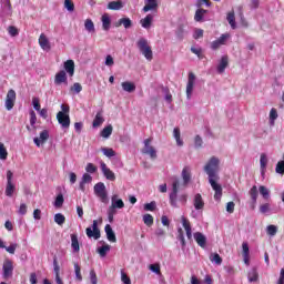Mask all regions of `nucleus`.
<instances>
[{
  "label": "nucleus",
  "mask_w": 284,
  "mask_h": 284,
  "mask_svg": "<svg viewBox=\"0 0 284 284\" xmlns=\"http://www.w3.org/2000/svg\"><path fill=\"white\" fill-rule=\"evenodd\" d=\"M219 165H221V160L216 156H212L204 166V172L209 176V183L215 192V201H221V197L223 196V187L221 184L216 183V180H219V175L216 174L219 172Z\"/></svg>",
  "instance_id": "nucleus-1"
},
{
  "label": "nucleus",
  "mask_w": 284,
  "mask_h": 284,
  "mask_svg": "<svg viewBox=\"0 0 284 284\" xmlns=\"http://www.w3.org/2000/svg\"><path fill=\"white\" fill-rule=\"evenodd\" d=\"M136 45L144 59H146V61H152L154 53L152 52V47L148 43V39L140 38Z\"/></svg>",
  "instance_id": "nucleus-2"
},
{
  "label": "nucleus",
  "mask_w": 284,
  "mask_h": 284,
  "mask_svg": "<svg viewBox=\"0 0 284 284\" xmlns=\"http://www.w3.org/2000/svg\"><path fill=\"white\" fill-rule=\"evenodd\" d=\"M93 192L102 203H108V191L105 190V184L103 182H98L93 186Z\"/></svg>",
  "instance_id": "nucleus-3"
},
{
  "label": "nucleus",
  "mask_w": 284,
  "mask_h": 284,
  "mask_svg": "<svg viewBox=\"0 0 284 284\" xmlns=\"http://www.w3.org/2000/svg\"><path fill=\"white\" fill-rule=\"evenodd\" d=\"M14 274V263L10 258H6L2 264V278H12Z\"/></svg>",
  "instance_id": "nucleus-4"
},
{
  "label": "nucleus",
  "mask_w": 284,
  "mask_h": 284,
  "mask_svg": "<svg viewBox=\"0 0 284 284\" xmlns=\"http://www.w3.org/2000/svg\"><path fill=\"white\" fill-rule=\"evenodd\" d=\"M178 199H179V179L175 178L172 183V191L169 195L170 205L172 207H179Z\"/></svg>",
  "instance_id": "nucleus-5"
},
{
  "label": "nucleus",
  "mask_w": 284,
  "mask_h": 284,
  "mask_svg": "<svg viewBox=\"0 0 284 284\" xmlns=\"http://www.w3.org/2000/svg\"><path fill=\"white\" fill-rule=\"evenodd\" d=\"M88 239H94L99 241L101 239V230L99 229V221L94 220L92 226L87 227L85 230Z\"/></svg>",
  "instance_id": "nucleus-6"
},
{
  "label": "nucleus",
  "mask_w": 284,
  "mask_h": 284,
  "mask_svg": "<svg viewBox=\"0 0 284 284\" xmlns=\"http://www.w3.org/2000/svg\"><path fill=\"white\" fill-rule=\"evenodd\" d=\"M12 176H13L12 171H8L4 194H6V196H9V197H12L14 194V191L17 190V185H14V182H12Z\"/></svg>",
  "instance_id": "nucleus-7"
},
{
  "label": "nucleus",
  "mask_w": 284,
  "mask_h": 284,
  "mask_svg": "<svg viewBox=\"0 0 284 284\" xmlns=\"http://www.w3.org/2000/svg\"><path fill=\"white\" fill-rule=\"evenodd\" d=\"M100 169L106 181H116V175L112 172V170H110V168H108V164H105V162H100Z\"/></svg>",
  "instance_id": "nucleus-8"
},
{
  "label": "nucleus",
  "mask_w": 284,
  "mask_h": 284,
  "mask_svg": "<svg viewBox=\"0 0 284 284\" xmlns=\"http://www.w3.org/2000/svg\"><path fill=\"white\" fill-rule=\"evenodd\" d=\"M14 101H17V92L10 89L7 93V99L4 102L6 109L10 112L14 108Z\"/></svg>",
  "instance_id": "nucleus-9"
},
{
  "label": "nucleus",
  "mask_w": 284,
  "mask_h": 284,
  "mask_svg": "<svg viewBox=\"0 0 284 284\" xmlns=\"http://www.w3.org/2000/svg\"><path fill=\"white\" fill-rule=\"evenodd\" d=\"M57 119L62 130H68L70 128V115L63 112H58Z\"/></svg>",
  "instance_id": "nucleus-10"
},
{
  "label": "nucleus",
  "mask_w": 284,
  "mask_h": 284,
  "mask_svg": "<svg viewBox=\"0 0 284 284\" xmlns=\"http://www.w3.org/2000/svg\"><path fill=\"white\" fill-rule=\"evenodd\" d=\"M196 81V75L194 73H189V80L186 84V98L190 100L192 99V92H194V83Z\"/></svg>",
  "instance_id": "nucleus-11"
},
{
  "label": "nucleus",
  "mask_w": 284,
  "mask_h": 284,
  "mask_svg": "<svg viewBox=\"0 0 284 284\" xmlns=\"http://www.w3.org/2000/svg\"><path fill=\"white\" fill-rule=\"evenodd\" d=\"M193 239L200 247H205V245L207 244V237L201 232H195L193 234Z\"/></svg>",
  "instance_id": "nucleus-12"
},
{
  "label": "nucleus",
  "mask_w": 284,
  "mask_h": 284,
  "mask_svg": "<svg viewBox=\"0 0 284 284\" xmlns=\"http://www.w3.org/2000/svg\"><path fill=\"white\" fill-rule=\"evenodd\" d=\"M54 83L55 85H61V83H64V85H68V74H65V71L61 70L55 74Z\"/></svg>",
  "instance_id": "nucleus-13"
},
{
  "label": "nucleus",
  "mask_w": 284,
  "mask_h": 284,
  "mask_svg": "<svg viewBox=\"0 0 284 284\" xmlns=\"http://www.w3.org/2000/svg\"><path fill=\"white\" fill-rule=\"evenodd\" d=\"M121 26H123L125 30H130V28H132V20L130 18H121L114 23L115 28H121Z\"/></svg>",
  "instance_id": "nucleus-14"
},
{
  "label": "nucleus",
  "mask_w": 284,
  "mask_h": 284,
  "mask_svg": "<svg viewBox=\"0 0 284 284\" xmlns=\"http://www.w3.org/2000/svg\"><path fill=\"white\" fill-rule=\"evenodd\" d=\"M39 45L47 52H49V50H51L52 47H50V40H48V37H45V33L40 34Z\"/></svg>",
  "instance_id": "nucleus-15"
},
{
  "label": "nucleus",
  "mask_w": 284,
  "mask_h": 284,
  "mask_svg": "<svg viewBox=\"0 0 284 284\" xmlns=\"http://www.w3.org/2000/svg\"><path fill=\"white\" fill-rule=\"evenodd\" d=\"M105 123V119L103 118V110L97 112L95 118L93 120V128H101Z\"/></svg>",
  "instance_id": "nucleus-16"
},
{
  "label": "nucleus",
  "mask_w": 284,
  "mask_h": 284,
  "mask_svg": "<svg viewBox=\"0 0 284 284\" xmlns=\"http://www.w3.org/2000/svg\"><path fill=\"white\" fill-rule=\"evenodd\" d=\"M71 250L73 254H79L81 247L79 245V236L77 234H71Z\"/></svg>",
  "instance_id": "nucleus-17"
},
{
  "label": "nucleus",
  "mask_w": 284,
  "mask_h": 284,
  "mask_svg": "<svg viewBox=\"0 0 284 284\" xmlns=\"http://www.w3.org/2000/svg\"><path fill=\"white\" fill-rule=\"evenodd\" d=\"M111 206L115 207V210H123V207H125V203L123 200L119 199V195H112Z\"/></svg>",
  "instance_id": "nucleus-18"
},
{
  "label": "nucleus",
  "mask_w": 284,
  "mask_h": 284,
  "mask_svg": "<svg viewBox=\"0 0 284 284\" xmlns=\"http://www.w3.org/2000/svg\"><path fill=\"white\" fill-rule=\"evenodd\" d=\"M145 6L142 9V12H150L152 10H156L159 8V3L156 0H144Z\"/></svg>",
  "instance_id": "nucleus-19"
},
{
  "label": "nucleus",
  "mask_w": 284,
  "mask_h": 284,
  "mask_svg": "<svg viewBox=\"0 0 284 284\" xmlns=\"http://www.w3.org/2000/svg\"><path fill=\"white\" fill-rule=\"evenodd\" d=\"M88 183H92V175H90V173H84L80 181L79 190L81 192H85V184H88Z\"/></svg>",
  "instance_id": "nucleus-20"
},
{
  "label": "nucleus",
  "mask_w": 284,
  "mask_h": 284,
  "mask_svg": "<svg viewBox=\"0 0 284 284\" xmlns=\"http://www.w3.org/2000/svg\"><path fill=\"white\" fill-rule=\"evenodd\" d=\"M182 179L184 185H187L192 181V169L190 166H184L182 170Z\"/></svg>",
  "instance_id": "nucleus-21"
},
{
  "label": "nucleus",
  "mask_w": 284,
  "mask_h": 284,
  "mask_svg": "<svg viewBox=\"0 0 284 284\" xmlns=\"http://www.w3.org/2000/svg\"><path fill=\"white\" fill-rule=\"evenodd\" d=\"M104 232L106 234L108 241H110L111 243H116V234L114 233L110 224H106L104 226Z\"/></svg>",
  "instance_id": "nucleus-22"
},
{
  "label": "nucleus",
  "mask_w": 284,
  "mask_h": 284,
  "mask_svg": "<svg viewBox=\"0 0 284 284\" xmlns=\"http://www.w3.org/2000/svg\"><path fill=\"white\" fill-rule=\"evenodd\" d=\"M152 21H154V16L149 13L145 18L140 20V23L142 28H144L145 30H150L152 28Z\"/></svg>",
  "instance_id": "nucleus-23"
},
{
  "label": "nucleus",
  "mask_w": 284,
  "mask_h": 284,
  "mask_svg": "<svg viewBox=\"0 0 284 284\" xmlns=\"http://www.w3.org/2000/svg\"><path fill=\"white\" fill-rule=\"evenodd\" d=\"M205 14H207V10L197 9L194 14V21H196V23L205 22Z\"/></svg>",
  "instance_id": "nucleus-24"
},
{
  "label": "nucleus",
  "mask_w": 284,
  "mask_h": 284,
  "mask_svg": "<svg viewBox=\"0 0 284 284\" xmlns=\"http://www.w3.org/2000/svg\"><path fill=\"white\" fill-rule=\"evenodd\" d=\"M193 205L195 210H203L205 207V202H203V196H201V193L195 194Z\"/></svg>",
  "instance_id": "nucleus-25"
},
{
  "label": "nucleus",
  "mask_w": 284,
  "mask_h": 284,
  "mask_svg": "<svg viewBox=\"0 0 284 284\" xmlns=\"http://www.w3.org/2000/svg\"><path fill=\"white\" fill-rule=\"evenodd\" d=\"M242 252L245 265H250V244L247 242L242 243Z\"/></svg>",
  "instance_id": "nucleus-26"
},
{
  "label": "nucleus",
  "mask_w": 284,
  "mask_h": 284,
  "mask_svg": "<svg viewBox=\"0 0 284 284\" xmlns=\"http://www.w3.org/2000/svg\"><path fill=\"white\" fill-rule=\"evenodd\" d=\"M64 70L69 77H74V60H67L64 62Z\"/></svg>",
  "instance_id": "nucleus-27"
},
{
  "label": "nucleus",
  "mask_w": 284,
  "mask_h": 284,
  "mask_svg": "<svg viewBox=\"0 0 284 284\" xmlns=\"http://www.w3.org/2000/svg\"><path fill=\"white\" fill-rule=\"evenodd\" d=\"M227 64H229L227 55H223L221 58L220 63L217 64L219 74H223V72H225V68H227Z\"/></svg>",
  "instance_id": "nucleus-28"
},
{
  "label": "nucleus",
  "mask_w": 284,
  "mask_h": 284,
  "mask_svg": "<svg viewBox=\"0 0 284 284\" xmlns=\"http://www.w3.org/2000/svg\"><path fill=\"white\" fill-rule=\"evenodd\" d=\"M111 23H112V19H110V16H108V13H104L102 16V28H103V30H105V32H108V30H110Z\"/></svg>",
  "instance_id": "nucleus-29"
},
{
  "label": "nucleus",
  "mask_w": 284,
  "mask_h": 284,
  "mask_svg": "<svg viewBox=\"0 0 284 284\" xmlns=\"http://www.w3.org/2000/svg\"><path fill=\"white\" fill-rule=\"evenodd\" d=\"M122 90H124V92L132 93L134 90H136V85L133 82L125 81L122 82Z\"/></svg>",
  "instance_id": "nucleus-30"
},
{
  "label": "nucleus",
  "mask_w": 284,
  "mask_h": 284,
  "mask_svg": "<svg viewBox=\"0 0 284 284\" xmlns=\"http://www.w3.org/2000/svg\"><path fill=\"white\" fill-rule=\"evenodd\" d=\"M1 9H2L3 14L8 16V14L12 13V7L10 4V1H8V0L1 1Z\"/></svg>",
  "instance_id": "nucleus-31"
},
{
  "label": "nucleus",
  "mask_w": 284,
  "mask_h": 284,
  "mask_svg": "<svg viewBox=\"0 0 284 284\" xmlns=\"http://www.w3.org/2000/svg\"><path fill=\"white\" fill-rule=\"evenodd\" d=\"M101 152L106 159H114V156H116V151L112 148H102Z\"/></svg>",
  "instance_id": "nucleus-32"
},
{
  "label": "nucleus",
  "mask_w": 284,
  "mask_h": 284,
  "mask_svg": "<svg viewBox=\"0 0 284 284\" xmlns=\"http://www.w3.org/2000/svg\"><path fill=\"white\" fill-rule=\"evenodd\" d=\"M123 8V1H111L108 3V10H121Z\"/></svg>",
  "instance_id": "nucleus-33"
},
{
  "label": "nucleus",
  "mask_w": 284,
  "mask_h": 284,
  "mask_svg": "<svg viewBox=\"0 0 284 284\" xmlns=\"http://www.w3.org/2000/svg\"><path fill=\"white\" fill-rule=\"evenodd\" d=\"M258 192L260 191H258V187L256 185H253L251 187V190L248 191L252 203H256V201L258 200Z\"/></svg>",
  "instance_id": "nucleus-34"
},
{
  "label": "nucleus",
  "mask_w": 284,
  "mask_h": 284,
  "mask_svg": "<svg viewBox=\"0 0 284 284\" xmlns=\"http://www.w3.org/2000/svg\"><path fill=\"white\" fill-rule=\"evenodd\" d=\"M248 283H256L258 281V272L256 271V268H251L248 271Z\"/></svg>",
  "instance_id": "nucleus-35"
},
{
  "label": "nucleus",
  "mask_w": 284,
  "mask_h": 284,
  "mask_svg": "<svg viewBox=\"0 0 284 284\" xmlns=\"http://www.w3.org/2000/svg\"><path fill=\"white\" fill-rule=\"evenodd\" d=\"M226 21L230 23L232 30H236V17L234 16V12L227 13Z\"/></svg>",
  "instance_id": "nucleus-36"
},
{
  "label": "nucleus",
  "mask_w": 284,
  "mask_h": 284,
  "mask_svg": "<svg viewBox=\"0 0 284 284\" xmlns=\"http://www.w3.org/2000/svg\"><path fill=\"white\" fill-rule=\"evenodd\" d=\"M173 138L176 141V145L181 148L183 145V140H181V130L179 128H174Z\"/></svg>",
  "instance_id": "nucleus-37"
},
{
  "label": "nucleus",
  "mask_w": 284,
  "mask_h": 284,
  "mask_svg": "<svg viewBox=\"0 0 284 284\" xmlns=\"http://www.w3.org/2000/svg\"><path fill=\"white\" fill-rule=\"evenodd\" d=\"M112 124H109L101 131L100 134L103 139H110V136H112Z\"/></svg>",
  "instance_id": "nucleus-38"
},
{
  "label": "nucleus",
  "mask_w": 284,
  "mask_h": 284,
  "mask_svg": "<svg viewBox=\"0 0 284 284\" xmlns=\"http://www.w3.org/2000/svg\"><path fill=\"white\" fill-rule=\"evenodd\" d=\"M210 261L215 265H221L223 263V258L221 257V255H219V253H212L210 255Z\"/></svg>",
  "instance_id": "nucleus-39"
},
{
  "label": "nucleus",
  "mask_w": 284,
  "mask_h": 284,
  "mask_svg": "<svg viewBox=\"0 0 284 284\" xmlns=\"http://www.w3.org/2000/svg\"><path fill=\"white\" fill-rule=\"evenodd\" d=\"M108 252H110V245H103L98 248V254L101 258H105L108 256Z\"/></svg>",
  "instance_id": "nucleus-40"
},
{
  "label": "nucleus",
  "mask_w": 284,
  "mask_h": 284,
  "mask_svg": "<svg viewBox=\"0 0 284 284\" xmlns=\"http://www.w3.org/2000/svg\"><path fill=\"white\" fill-rule=\"evenodd\" d=\"M258 192L261 196L264 199V201H267V199H270V189H267L266 186L261 185L258 187Z\"/></svg>",
  "instance_id": "nucleus-41"
},
{
  "label": "nucleus",
  "mask_w": 284,
  "mask_h": 284,
  "mask_svg": "<svg viewBox=\"0 0 284 284\" xmlns=\"http://www.w3.org/2000/svg\"><path fill=\"white\" fill-rule=\"evenodd\" d=\"M143 223L148 225V227H152V225H154V216H152L151 214H144Z\"/></svg>",
  "instance_id": "nucleus-42"
},
{
  "label": "nucleus",
  "mask_w": 284,
  "mask_h": 284,
  "mask_svg": "<svg viewBox=\"0 0 284 284\" xmlns=\"http://www.w3.org/2000/svg\"><path fill=\"white\" fill-rule=\"evenodd\" d=\"M278 119V112L276 109H271L270 111V125H274L276 120Z\"/></svg>",
  "instance_id": "nucleus-43"
},
{
  "label": "nucleus",
  "mask_w": 284,
  "mask_h": 284,
  "mask_svg": "<svg viewBox=\"0 0 284 284\" xmlns=\"http://www.w3.org/2000/svg\"><path fill=\"white\" fill-rule=\"evenodd\" d=\"M277 232H278V226L273 224L266 226V233L268 234V236H276Z\"/></svg>",
  "instance_id": "nucleus-44"
},
{
  "label": "nucleus",
  "mask_w": 284,
  "mask_h": 284,
  "mask_svg": "<svg viewBox=\"0 0 284 284\" xmlns=\"http://www.w3.org/2000/svg\"><path fill=\"white\" fill-rule=\"evenodd\" d=\"M260 166H261L262 172H265V168H267V155H265V153L261 154Z\"/></svg>",
  "instance_id": "nucleus-45"
},
{
  "label": "nucleus",
  "mask_w": 284,
  "mask_h": 284,
  "mask_svg": "<svg viewBox=\"0 0 284 284\" xmlns=\"http://www.w3.org/2000/svg\"><path fill=\"white\" fill-rule=\"evenodd\" d=\"M0 159L1 161H6L8 159V149H6V145L0 142Z\"/></svg>",
  "instance_id": "nucleus-46"
},
{
  "label": "nucleus",
  "mask_w": 284,
  "mask_h": 284,
  "mask_svg": "<svg viewBox=\"0 0 284 284\" xmlns=\"http://www.w3.org/2000/svg\"><path fill=\"white\" fill-rule=\"evenodd\" d=\"M84 28L87 32H94V22L90 19H87L84 22Z\"/></svg>",
  "instance_id": "nucleus-47"
},
{
  "label": "nucleus",
  "mask_w": 284,
  "mask_h": 284,
  "mask_svg": "<svg viewBox=\"0 0 284 284\" xmlns=\"http://www.w3.org/2000/svg\"><path fill=\"white\" fill-rule=\"evenodd\" d=\"M63 202H64L63 194L60 193L57 195L53 205H54V207H63Z\"/></svg>",
  "instance_id": "nucleus-48"
},
{
  "label": "nucleus",
  "mask_w": 284,
  "mask_h": 284,
  "mask_svg": "<svg viewBox=\"0 0 284 284\" xmlns=\"http://www.w3.org/2000/svg\"><path fill=\"white\" fill-rule=\"evenodd\" d=\"M150 143H152V138L145 139L143 141V144H144L143 154H145L146 152H149L152 149H154V146L150 145Z\"/></svg>",
  "instance_id": "nucleus-49"
},
{
  "label": "nucleus",
  "mask_w": 284,
  "mask_h": 284,
  "mask_svg": "<svg viewBox=\"0 0 284 284\" xmlns=\"http://www.w3.org/2000/svg\"><path fill=\"white\" fill-rule=\"evenodd\" d=\"M54 223H57L58 225H63V223H65V215L57 213L54 215Z\"/></svg>",
  "instance_id": "nucleus-50"
},
{
  "label": "nucleus",
  "mask_w": 284,
  "mask_h": 284,
  "mask_svg": "<svg viewBox=\"0 0 284 284\" xmlns=\"http://www.w3.org/2000/svg\"><path fill=\"white\" fill-rule=\"evenodd\" d=\"M156 210V202L152 201L150 203L144 204V211L145 212H154Z\"/></svg>",
  "instance_id": "nucleus-51"
},
{
  "label": "nucleus",
  "mask_w": 284,
  "mask_h": 284,
  "mask_svg": "<svg viewBox=\"0 0 284 284\" xmlns=\"http://www.w3.org/2000/svg\"><path fill=\"white\" fill-rule=\"evenodd\" d=\"M82 90L83 87L79 82L73 83V85L71 87V92H74V94H80Z\"/></svg>",
  "instance_id": "nucleus-52"
},
{
  "label": "nucleus",
  "mask_w": 284,
  "mask_h": 284,
  "mask_svg": "<svg viewBox=\"0 0 284 284\" xmlns=\"http://www.w3.org/2000/svg\"><path fill=\"white\" fill-rule=\"evenodd\" d=\"M74 272L77 281H83V276L81 275V266L79 264H74Z\"/></svg>",
  "instance_id": "nucleus-53"
},
{
  "label": "nucleus",
  "mask_w": 284,
  "mask_h": 284,
  "mask_svg": "<svg viewBox=\"0 0 284 284\" xmlns=\"http://www.w3.org/2000/svg\"><path fill=\"white\" fill-rule=\"evenodd\" d=\"M42 143H45L48 141V139H50V132L48 130H43L42 132H40V138Z\"/></svg>",
  "instance_id": "nucleus-54"
},
{
  "label": "nucleus",
  "mask_w": 284,
  "mask_h": 284,
  "mask_svg": "<svg viewBox=\"0 0 284 284\" xmlns=\"http://www.w3.org/2000/svg\"><path fill=\"white\" fill-rule=\"evenodd\" d=\"M175 34L180 41H183V39H185V30H183V27H179Z\"/></svg>",
  "instance_id": "nucleus-55"
},
{
  "label": "nucleus",
  "mask_w": 284,
  "mask_h": 284,
  "mask_svg": "<svg viewBox=\"0 0 284 284\" xmlns=\"http://www.w3.org/2000/svg\"><path fill=\"white\" fill-rule=\"evenodd\" d=\"M64 8L69 12H74V2H72V0H64Z\"/></svg>",
  "instance_id": "nucleus-56"
},
{
  "label": "nucleus",
  "mask_w": 284,
  "mask_h": 284,
  "mask_svg": "<svg viewBox=\"0 0 284 284\" xmlns=\"http://www.w3.org/2000/svg\"><path fill=\"white\" fill-rule=\"evenodd\" d=\"M97 170V165H94L93 163H88L85 166V172H88V174H94Z\"/></svg>",
  "instance_id": "nucleus-57"
},
{
  "label": "nucleus",
  "mask_w": 284,
  "mask_h": 284,
  "mask_svg": "<svg viewBox=\"0 0 284 284\" xmlns=\"http://www.w3.org/2000/svg\"><path fill=\"white\" fill-rule=\"evenodd\" d=\"M181 221H182V225H183L185 231L192 230V225L190 224V220L187 217L182 216Z\"/></svg>",
  "instance_id": "nucleus-58"
},
{
  "label": "nucleus",
  "mask_w": 284,
  "mask_h": 284,
  "mask_svg": "<svg viewBox=\"0 0 284 284\" xmlns=\"http://www.w3.org/2000/svg\"><path fill=\"white\" fill-rule=\"evenodd\" d=\"M111 161L114 166L123 168V162L121 161V158L114 155Z\"/></svg>",
  "instance_id": "nucleus-59"
},
{
  "label": "nucleus",
  "mask_w": 284,
  "mask_h": 284,
  "mask_svg": "<svg viewBox=\"0 0 284 284\" xmlns=\"http://www.w3.org/2000/svg\"><path fill=\"white\" fill-rule=\"evenodd\" d=\"M275 172L277 174H283L284 173V160L277 162L276 168H275Z\"/></svg>",
  "instance_id": "nucleus-60"
},
{
  "label": "nucleus",
  "mask_w": 284,
  "mask_h": 284,
  "mask_svg": "<svg viewBox=\"0 0 284 284\" xmlns=\"http://www.w3.org/2000/svg\"><path fill=\"white\" fill-rule=\"evenodd\" d=\"M121 281L124 284H132V280H130V276L124 271H121Z\"/></svg>",
  "instance_id": "nucleus-61"
},
{
  "label": "nucleus",
  "mask_w": 284,
  "mask_h": 284,
  "mask_svg": "<svg viewBox=\"0 0 284 284\" xmlns=\"http://www.w3.org/2000/svg\"><path fill=\"white\" fill-rule=\"evenodd\" d=\"M8 32L10 34V37H18L19 36V29H17L16 27L13 26H10L8 28Z\"/></svg>",
  "instance_id": "nucleus-62"
},
{
  "label": "nucleus",
  "mask_w": 284,
  "mask_h": 284,
  "mask_svg": "<svg viewBox=\"0 0 284 284\" xmlns=\"http://www.w3.org/2000/svg\"><path fill=\"white\" fill-rule=\"evenodd\" d=\"M230 38V33H223L217 41L220 42L221 45H225V41H227Z\"/></svg>",
  "instance_id": "nucleus-63"
},
{
  "label": "nucleus",
  "mask_w": 284,
  "mask_h": 284,
  "mask_svg": "<svg viewBox=\"0 0 284 284\" xmlns=\"http://www.w3.org/2000/svg\"><path fill=\"white\" fill-rule=\"evenodd\" d=\"M193 39H203V29H195Z\"/></svg>",
  "instance_id": "nucleus-64"
}]
</instances>
